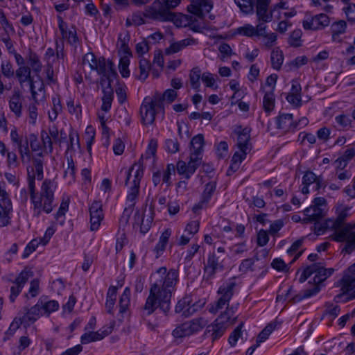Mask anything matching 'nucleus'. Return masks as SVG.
<instances>
[{
  "mask_svg": "<svg viewBox=\"0 0 355 355\" xmlns=\"http://www.w3.org/2000/svg\"><path fill=\"white\" fill-rule=\"evenodd\" d=\"M83 63L85 64L87 63L90 69L93 71L95 70L96 66L98 63V59H97L93 53H86L83 58Z\"/></svg>",
  "mask_w": 355,
  "mask_h": 355,
  "instance_id": "13d9d810",
  "label": "nucleus"
},
{
  "mask_svg": "<svg viewBox=\"0 0 355 355\" xmlns=\"http://www.w3.org/2000/svg\"><path fill=\"white\" fill-rule=\"evenodd\" d=\"M173 336L175 338H183L187 336L191 335V331L189 329L188 324L184 322L181 325L176 327L172 333Z\"/></svg>",
  "mask_w": 355,
  "mask_h": 355,
  "instance_id": "de8ad7c7",
  "label": "nucleus"
},
{
  "mask_svg": "<svg viewBox=\"0 0 355 355\" xmlns=\"http://www.w3.org/2000/svg\"><path fill=\"white\" fill-rule=\"evenodd\" d=\"M175 172V166L173 164H168L162 177V181L166 184L167 187H170L172 184L171 175L174 174Z\"/></svg>",
  "mask_w": 355,
  "mask_h": 355,
  "instance_id": "5fc2aeb1",
  "label": "nucleus"
},
{
  "mask_svg": "<svg viewBox=\"0 0 355 355\" xmlns=\"http://www.w3.org/2000/svg\"><path fill=\"white\" fill-rule=\"evenodd\" d=\"M67 106L71 114L75 115L78 119L81 116V105L79 102L75 103L74 100L70 99L67 102Z\"/></svg>",
  "mask_w": 355,
  "mask_h": 355,
  "instance_id": "c03bdc74",
  "label": "nucleus"
},
{
  "mask_svg": "<svg viewBox=\"0 0 355 355\" xmlns=\"http://www.w3.org/2000/svg\"><path fill=\"white\" fill-rule=\"evenodd\" d=\"M306 218L304 219L305 223L315 222L319 223L324 216L325 210L324 208H319L310 206L306 208L304 211Z\"/></svg>",
  "mask_w": 355,
  "mask_h": 355,
  "instance_id": "4be33fe9",
  "label": "nucleus"
},
{
  "mask_svg": "<svg viewBox=\"0 0 355 355\" xmlns=\"http://www.w3.org/2000/svg\"><path fill=\"white\" fill-rule=\"evenodd\" d=\"M57 187V183L51 180L45 179L42 183L40 193H37V200L39 201L37 205L33 202V214L38 217L44 211L49 214L52 211L54 205V192Z\"/></svg>",
  "mask_w": 355,
  "mask_h": 355,
  "instance_id": "20e7f679",
  "label": "nucleus"
},
{
  "mask_svg": "<svg viewBox=\"0 0 355 355\" xmlns=\"http://www.w3.org/2000/svg\"><path fill=\"white\" fill-rule=\"evenodd\" d=\"M112 330L109 332L107 331H90L89 333H85L81 336V343L88 344L91 342L101 340L104 338L108 334L111 333Z\"/></svg>",
  "mask_w": 355,
  "mask_h": 355,
  "instance_id": "cd10ccee",
  "label": "nucleus"
},
{
  "mask_svg": "<svg viewBox=\"0 0 355 355\" xmlns=\"http://www.w3.org/2000/svg\"><path fill=\"white\" fill-rule=\"evenodd\" d=\"M189 78L191 87L198 91L200 86V79H202L201 70L200 68H193L190 72Z\"/></svg>",
  "mask_w": 355,
  "mask_h": 355,
  "instance_id": "473e14b6",
  "label": "nucleus"
},
{
  "mask_svg": "<svg viewBox=\"0 0 355 355\" xmlns=\"http://www.w3.org/2000/svg\"><path fill=\"white\" fill-rule=\"evenodd\" d=\"M9 107L17 118L21 116L22 103L19 94L15 93L11 96L9 101Z\"/></svg>",
  "mask_w": 355,
  "mask_h": 355,
  "instance_id": "7c9ffc66",
  "label": "nucleus"
},
{
  "mask_svg": "<svg viewBox=\"0 0 355 355\" xmlns=\"http://www.w3.org/2000/svg\"><path fill=\"white\" fill-rule=\"evenodd\" d=\"M33 271L28 267H25L24 269L19 274L15 281H13L15 285L10 288L9 299L11 302H14L15 301V299L21 293L28 280L31 277H33Z\"/></svg>",
  "mask_w": 355,
  "mask_h": 355,
  "instance_id": "9d476101",
  "label": "nucleus"
},
{
  "mask_svg": "<svg viewBox=\"0 0 355 355\" xmlns=\"http://www.w3.org/2000/svg\"><path fill=\"white\" fill-rule=\"evenodd\" d=\"M250 130L247 128H241L238 127L234 132L237 135V146L241 151H250L251 144L250 143Z\"/></svg>",
  "mask_w": 355,
  "mask_h": 355,
  "instance_id": "dca6fc26",
  "label": "nucleus"
},
{
  "mask_svg": "<svg viewBox=\"0 0 355 355\" xmlns=\"http://www.w3.org/2000/svg\"><path fill=\"white\" fill-rule=\"evenodd\" d=\"M216 182L211 181L206 184L205 187V189L202 194L201 200L197 204L195 205L193 209L194 211H196L198 209H201L205 207V206L209 202L210 200L213 193L216 191Z\"/></svg>",
  "mask_w": 355,
  "mask_h": 355,
  "instance_id": "412c9836",
  "label": "nucleus"
},
{
  "mask_svg": "<svg viewBox=\"0 0 355 355\" xmlns=\"http://www.w3.org/2000/svg\"><path fill=\"white\" fill-rule=\"evenodd\" d=\"M320 291V286L316 284H313L309 288L304 289L300 293L294 295L293 297L290 298V295L291 294L292 288H290L286 293V297L289 299L293 303H297L300 302L301 300L311 297L312 296L315 295Z\"/></svg>",
  "mask_w": 355,
  "mask_h": 355,
  "instance_id": "f3484780",
  "label": "nucleus"
},
{
  "mask_svg": "<svg viewBox=\"0 0 355 355\" xmlns=\"http://www.w3.org/2000/svg\"><path fill=\"white\" fill-rule=\"evenodd\" d=\"M40 244H42V243L39 239H33L31 241H30L24 249L21 256L22 258H28L31 253L35 251Z\"/></svg>",
  "mask_w": 355,
  "mask_h": 355,
  "instance_id": "603ef678",
  "label": "nucleus"
},
{
  "mask_svg": "<svg viewBox=\"0 0 355 355\" xmlns=\"http://www.w3.org/2000/svg\"><path fill=\"white\" fill-rule=\"evenodd\" d=\"M302 31L300 30L293 31L288 39V44L293 47H299L302 45L301 38Z\"/></svg>",
  "mask_w": 355,
  "mask_h": 355,
  "instance_id": "6e6d98bb",
  "label": "nucleus"
},
{
  "mask_svg": "<svg viewBox=\"0 0 355 355\" xmlns=\"http://www.w3.org/2000/svg\"><path fill=\"white\" fill-rule=\"evenodd\" d=\"M40 137L42 142V146L44 149L47 150L49 153H51L53 152V141L51 139L50 135L48 134V132L42 130L40 133Z\"/></svg>",
  "mask_w": 355,
  "mask_h": 355,
  "instance_id": "a19ab883",
  "label": "nucleus"
},
{
  "mask_svg": "<svg viewBox=\"0 0 355 355\" xmlns=\"http://www.w3.org/2000/svg\"><path fill=\"white\" fill-rule=\"evenodd\" d=\"M31 73V69L28 66L19 67L16 70V77L21 85L33 78Z\"/></svg>",
  "mask_w": 355,
  "mask_h": 355,
  "instance_id": "f704fd0d",
  "label": "nucleus"
},
{
  "mask_svg": "<svg viewBox=\"0 0 355 355\" xmlns=\"http://www.w3.org/2000/svg\"><path fill=\"white\" fill-rule=\"evenodd\" d=\"M130 34L128 31L124 34H119L118 38V46L119 52L122 53L124 56H130L132 55L130 49L129 48L128 43L130 41Z\"/></svg>",
  "mask_w": 355,
  "mask_h": 355,
  "instance_id": "c756f323",
  "label": "nucleus"
},
{
  "mask_svg": "<svg viewBox=\"0 0 355 355\" xmlns=\"http://www.w3.org/2000/svg\"><path fill=\"white\" fill-rule=\"evenodd\" d=\"M355 229V222L354 223H348L345 224L341 229L338 232H336L334 233L331 238L333 241L337 242H342L344 241L347 234H349L350 232H353Z\"/></svg>",
  "mask_w": 355,
  "mask_h": 355,
  "instance_id": "a878e982",
  "label": "nucleus"
},
{
  "mask_svg": "<svg viewBox=\"0 0 355 355\" xmlns=\"http://www.w3.org/2000/svg\"><path fill=\"white\" fill-rule=\"evenodd\" d=\"M318 178L313 172L307 171L302 177V184L310 185L314 183Z\"/></svg>",
  "mask_w": 355,
  "mask_h": 355,
  "instance_id": "774afa93",
  "label": "nucleus"
},
{
  "mask_svg": "<svg viewBox=\"0 0 355 355\" xmlns=\"http://www.w3.org/2000/svg\"><path fill=\"white\" fill-rule=\"evenodd\" d=\"M191 155L200 156L203 151L205 144L204 137L202 134H198L193 137L191 141Z\"/></svg>",
  "mask_w": 355,
  "mask_h": 355,
  "instance_id": "c85d7f7f",
  "label": "nucleus"
},
{
  "mask_svg": "<svg viewBox=\"0 0 355 355\" xmlns=\"http://www.w3.org/2000/svg\"><path fill=\"white\" fill-rule=\"evenodd\" d=\"M12 205L10 198L0 200V227H6L11 223Z\"/></svg>",
  "mask_w": 355,
  "mask_h": 355,
  "instance_id": "2eb2a0df",
  "label": "nucleus"
},
{
  "mask_svg": "<svg viewBox=\"0 0 355 355\" xmlns=\"http://www.w3.org/2000/svg\"><path fill=\"white\" fill-rule=\"evenodd\" d=\"M347 24L343 20H340L337 22L334 23L331 25V33L343 34L345 32Z\"/></svg>",
  "mask_w": 355,
  "mask_h": 355,
  "instance_id": "680f3d73",
  "label": "nucleus"
},
{
  "mask_svg": "<svg viewBox=\"0 0 355 355\" xmlns=\"http://www.w3.org/2000/svg\"><path fill=\"white\" fill-rule=\"evenodd\" d=\"M22 314L21 317L24 321V327L27 328L31 324L37 321L41 316V304L37 302L31 308L24 306L20 311Z\"/></svg>",
  "mask_w": 355,
  "mask_h": 355,
  "instance_id": "f8f14e48",
  "label": "nucleus"
},
{
  "mask_svg": "<svg viewBox=\"0 0 355 355\" xmlns=\"http://www.w3.org/2000/svg\"><path fill=\"white\" fill-rule=\"evenodd\" d=\"M272 67L275 70H279L284 61L283 53L278 48L274 49L270 55Z\"/></svg>",
  "mask_w": 355,
  "mask_h": 355,
  "instance_id": "2f4dec72",
  "label": "nucleus"
},
{
  "mask_svg": "<svg viewBox=\"0 0 355 355\" xmlns=\"http://www.w3.org/2000/svg\"><path fill=\"white\" fill-rule=\"evenodd\" d=\"M224 259L216 255L215 253L209 254L207 263L204 267V278L207 280H211L214 278L218 272H221L225 269Z\"/></svg>",
  "mask_w": 355,
  "mask_h": 355,
  "instance_id": "1a4fd4ad",
  "label": "nucleus"
},
{
  "mask_svg": "<svg viewBox=\"0 0 355 355\" xmlns=\"http://www.w3.org/2000/svg\"><path fill=\"white\" fill-rule=\"evenodd\" d=\"M192 303V300L190 296H185L184 297L180 300L175 308V313H182L184 315V311H185L187 306Z\"/></svg>",
  "mask_w": 355,
  "mask_h": 355,
  "instance_id": "864d4df0",
  "label": "nucleus"
},
{
  "mask_svg": "<svg viewBox=\"0 0 355 355\" xmlns=\"http://www.w3.org/2000/svg\"><path fill=\"white\" fill-rule=\"evenodd\" d=\"M270 0H256L254 7H256V14L259 21L269 22L272 19V11L268 13V7Z\"/></svg>",
  "mask_w": 355,
  "mask_h": 355,
  "instance_id": "aec40b11",
  "label": "nucleus"
},
{
  "mask_svg": "<svg viewBox=\"0 0 355 355\" xmlns=\"http://www.w3.org/2000/svg\"><path fill=\"white\" fill-rule=\"evenodd\" d=\"M153 97L155 101L157 103L158 107L164 109V101H166L168 103H172L177 97V92L173 89H168L162 94L155 93Z\"/></svg>",
  "mask_w": 355,
  "mask_h": 355,
  "instance_id": "393cba45",
  "label": "nucleus"
},
{
  "mask_svg": "<svg viewBox=\"0 0 355 355\" xmlns=\"http://www.w3.org/2000/svg\"><path fill=\"white\" fill-rule=\"evenodd\" d=\"M181 0H155L150 9L152 10L150 17L161 21H173L175 15L171 12L176 8Z\"/></svg>",
  "mask_w": 355,
  "mask_h": 355,
  "instance_id": "423d86ee",
  "label": "nucleus"
},
{
  "mask_svg": "<svg viewBox=\"0 0 355 355\" xmlns=\"http://www.w3.org/2000/svg\"><path fill=\"white\" fill-rule=\"evenodd\" d=\"M94 71H96L98 74L101 76V85L105 79L107 80H112V78H114L116 76L113 63L110 61L107 62L104 57L98 58V63L97 66H96Z\"/></svg>",
  "mask_w": 355,
  "mask_h": 355,
  "instance_id": "9b49d317",
  "label": "nucleus"
},
{
  "mask_svg": "<svg viewBox=\"0 0 355 355\" xmlns=\"http://www.w3.org/2000/svg\"><path fill=\"white\" fill-rule=\"evenodd\" d=\"M243 323L241 322L234 331L231 333L228 338V343L231 347H234L236 345L238 340L241 337L242 328Z\"/></svg>",
  "mask_w": 355,
  "mask_h": 355,
  "instance_id": "a18cd8bd",
  "label": "nucleus"
},
{
  "mask_svg": "<svg viewBox=\"0 0 355 355\" xmlns=\"http://www.w3.org/2000/svg\"><path fill=\"white\" fill-rule=\"evenodd\" d=\"M12 142L17 146L20 159L23 163L32 160L35 155H31L28 139L23 135H20L15 127L10 132Z\"/></svg>",
  "mask_w": 355,
  "mask_h": 355,
  "instance_id": "6e6552de",
  "label": "nucleus"
},
{
  "mask_svg": "<svg viewBox=\"0 0 355 355\" xmlns=\"http://www.w3.org/2000/svg\"><path fill=\"white\" fill-rule=\"evenodd\" d=\"M236 286V282L230 280L223 284L218 288V293L220 297L216 302L215 305H212L209 311L213 313H217L219 310L227 306L226 311L222 313L211 325L207 326L205 334L211 333L212 341L220 338L224 334L225 329L231 324L234 323L236 318L232 319L234 311L233 307L229 308V302L234 295V290Z\"/></svg>",
  "mask_w": 355,
  "mask_h": 355,
  "instance_id": "f03ea898",
  "label": "nucleus"
},
{
  "mask_svg": "<svg viewBox=\"0 0 355 355\" xmlns=\"http://www.w3.org/2000/svg\"><path fill=\"white\" fill-rule=\"evenodd\" d=\"M157 148V141L155 139H151L149 141L148 148L145 153V157L146 159H149L155 155L156 151Z\"/></svg>",
  "mask_w": 355,
  "mask_h": 355,
  "instance_id": "0e129e2a",
  "label": "nucleus"
},
{
  "mask_svg": "<svg viewBox=\"0 0 355 355\" xmlns=\"http://www.w3.org/2000/svg\"><path fill=\"white\" fill-rule=\"evenodd\" d=\"M33 167L31 171L33 173H31L29 167L27 168V182H28V189L30 194V198L32 203L36 202L37 205L39 201L37 200V192H36L35 187V180H42L44 178V154L42 151L36 153L32 157Z\"/></svg>",
  "mask_w": 355,
  "mask_h": 355,
  "instance_id": "39448f33",
  "label": "nucleus"
},
{
  "mask_svg": "<svg viewBox=\"0 0 355 355\" xmlns=\"http://www.w3.org/2000/svg\"><path fill=\"white\" fill-rule=\"evenodd\" d=\"M203 303L195 302L191 303L187 308L185 311H184L183 316L188 318L193 315L195 313L201 309L203 306Z\"/></svg>",
  "mask_w": 355,
  "mask_h": 355,
  "instance_id": "bf43d9fd",
  "label": "nucleus"
},
{
  "mask_svg": "<svg viewBox=\"0 0 355 355\" xmlns=\"http://www.w3.org/2000/svg\"><path fill=\"white\" fill-rule=\"evenodd\" d=\"M201 163V157L197 155H190V160L187 164V170L188 173L187 175V179L189 180L191 175L195 173L198 167L200 166Z\"/></svg>",
  "mask_w": 355,
  "mask_h": 355,
  "instance_id": "58836bf2",
  "label": "nucleus"
},
{
  "mask_svg": "<svg viewBox=\"0 0 355 355\" xmlns=\"http://www.w3.org/2000/svg\"><path fill=\"white\" fill-rule=\"evenodd\" d=\"M26 60H27L28 64L30 65L31 69L38 74L42 67V62H40L39 56L37 55V53L32 50L29 49L26 56Z\"/></svg>",
  "mask_w": 355,
  "mask_h": 355,
  "instance_id": "bb28decb",
  "label": "nucleus"
},
{
  "mask_svg": "<svg viewBox=\"0 0 355 355\" xmlns=\"http://www.w3.org/2000/svg\"><path fill=\"white\" fill-rule=\"evenodd\" d=\"M277 127L284 132L294 131L297 128V124L293 121L292 114H280L276 120Z\"/></svg>",
  "mask_w": 355,
  "mask_h": 355,
  "instance_id": "6ab92c4d",
  "label": "nucleus"
},
{
  "mask_svg": "<svg viewBox=\"0 0 355 355\" xmlns=\"http://www.w3.org/2000/svg\"><path fill=\"white\" fill-rule=\"evenodd\" d=\"M67 168L64 171V178H69V182L74 181L76 175V166L72 157H67Z\"/></svg>",
  "mask_w": 355,
  "mask_h": 355,
  "instance_id": "79ce46f5",
  "label": "nucleus"
},
{
  "mask_svg": "<svg viewBox=\"0 0 355 355\" xmlns=\"http://www.w3.org/2000/svg\"><path fill=\"white\" fill-rule=\"evenodd\" d=\"M37 302H40L41 310L43 309L48 314L57 311L59 308V304L56 300L45 301L43 297H41Z\"/></svg>",
  "mask_w": 355,
  "mask_h": 355,
  "instance_id": "4c0bfd02",
  "label": "nucleus"
},
{
  "mask_svg": "<svg viewBox=\"0 0 355 355\" xmlns=\"http://www.w3.org/2000/svg\"><path fill=\"white\" fill-rule=\"evenodd\" d=\"M257 31H256L255 27L248 24L244 25L243 26L239 27L236 31V33L247 37H252L254 35H257Z\"/></svg>",
  "mask_w": 355,
  "mask_h": 355,
  "instance_id": "8fccbe9b",
  "label": "nucleus"
},
{
  "mask_svg": "<svg viewBox=\"0 0 355 355\" xmlns=\"http://www.w3.org/2000/svg\"><path fill=\"white\" fill-rule=\"evenodd\" d=\"M7 164L10 168H15L19 166V161L14 151L7 153Z\"/></svg>",
  "mask_w": 355,
  "mask_h": 355,
  "instance_id": "052dcab7",
  "label": "nucleus"
},
{
  "mask_svg": "<svg viewBox=\"0 0 355 355\" xmlns=\"http://www.w3.org/2000/svg\"><path fill=\"white\" fill-rule=\"evenodd\" d=\"M275 101V96L272 91L265 94L263 99V107L266 112H270L274 109Z\"/></svg>",
  "mask_w": 355,
  "mask_h": 355,
  "instance_id": "ea45409f",
  "label": "nucleus"
},
{
  "mask_svg": "<svg viewBox=\"0 0 355 355\" xmlns=\"http://www.w3.org/2000/svg\"><path fill=\"white\" fill-rule=\"evenodd\" d=\"M130 296H131V291L129 287L125 288L123 293L120 296L119 302V315L120 318L119 320L121 322L124 318V314H125L130 306Z\"/></svg>",
  "mask_w": 355,
  "mask_h": 355,
  "instance_id": "5701e85b",
  "label": "nucleus"
},
{
  "mask_svg": "<svg viewBox=\"0 0 355 355\" xmlns=\"http://www.w3.org/2000/svg\"><path fill=\"white\" fill-rule=\"evenodd\" d=\"M63 38L66 39L75 49L77 48V45L80 42L77 35L76 29L73 26L68 30V33Z\"/></svg>",
  "mask_w": 355,
  "mask_h": 355,
  "instance_id": "49530a36",
  "label": "nucleus"
},
{
  "mask_svg": "<svg viewBox=\"0 0 355 355\" xmlns=\"http://www.w3.org/2000/svg\"><path fill=\"white\" fill-rule=\"evenodd\" d=\"M21 324L24 325V321L21 317H16L10 325L6 334L9 336H12L17 329H18Z\"/></svg>",
  "mask_w": 355,
  "mask_h": 355,
  "instance_id": "e2e57ef3",
  "label": "nucleus"
},
{
  "mask_svg": "<svg viewBox=\"0 0 355 355\" xmlns=\"http://www.w3.org/2000/svg\"><path fill=\"white\" fill-rule=\"evenodd\" d=\"M340 229L341 227L339 224L334 218L326 219L323 223H315V230L318 235L322 234L328 230H334L335 233L338 230H340Z\"/></svg>",
  "mask_w": 355,
  "mask_h": 355,
  "instance_id": "b1692460",
  "label": "nucleus"
},
{
  "mask_svg": "<svg viewBox=\"0 0 355 355\" xmlns=\"http://www.w3.org/2000/svg\"><path fill=\"white\" fill-rule=\"evenodd\" d=\"M340 309L338 305L328 303L326 304V310L323 316H329L331 320H334L340 313Z\"/></svg>",
  "mask_w": 355,
  "mask_h": 355,
  "instance_id": "09e8293b",
  "label": "nucleus"
},
{
  "mask_svg": "<svg viewBox=\"0 0 355 355\" xmlns=\"http://www.w3.org/2000/svg\"><path fill=\"white\" fill-rule=\"evenodd\" d=\"M149 295L143 308V315H150L157 308L166 315L171 309L172 293L179 280L178 270L159 268L153 275Z\"/></svg>",
  "mask_w": 355,
  "mask_h": 355,
  "instance_id": "f257e3e1",
  "label": "nucleus"
},
{
  "mask_svg": "<svg viewBox=\"0 0 355 355\" xmlns=\"http://www.w3.org/2000/svg\"><path fill=\"white\" fill-rule=\"evenodd\" d=\"M160 112L164 114V109L158 107L153 96L144 98L140 107L141 122L144 125L153 124L155 121V116Z\"/></svg>",
  "mask_w": 355,
  "mask_h": 355,
  "instance_id": "0eeeda50",
  "label": "nucleus"
},
{
  "mask_svg": "<svg viewBox=\"0 0 355 355\" xmlns=\"http://www.w3.org/2000/svg\"><path fill=\"white\" fill-rule=\"evenodd\" d=\"M189 326V329L191 331V334L199 331L203 327H205L208 322L203 318H195L189 322H186Z\"/></svg>",
  "mask_w": 355,
  "mask_h": 355,
  "instance_id": "c9c22d12",
  "label": "nucleus"
},
{
  "mask_svg": "<svg viewBox=\"0 0 355 355\" xmlns=\"http://www.w3.org/2000/svg\"><path fill=\"white\" fill-rule=\"evenodd\" d=\"M315 266L313 270V274H315L313 277V283L320 286L323 282H324L328 277H329L334 272L333 268H325L320 263H315L311 265Z\"/></svg>",
  "mask_w": 355,
  "mask_h": 355,
  "instance_id": "a211bd4d",
  "label": "nucleus"
},
{
  "mask_svg": "<svg viewBox=\"0 0 355 355\" xmlns=\"http://www.w3.org/2000/svg\"><path fill=\"white\" fill-rule=\"evenodd\" d=\"M329 18L325 14L316 15L311 19V24L317 30L322 29L327 26L329 24Z\"/></svg>",
  "mask_w": 355,
  "mask_h": 355,
  "instance_id": "72a5a7b5",
  "label": "nucleus"
},
{
  "mask_svg": "<svg viewBox=\"0 0 355 355\" xmlns=\"http://www.w3.org/2000/svg\"><path fill=\"white\" fill-rule=\"evenodd\" d=\"M165 149L170 153H175L180 150V144L177 139H167L165 141Z\"/></svg>",
  "mask_w": 355,
  "mask_h": 355,
  "instance_id": "4d7b16f0",
  "label": "nucleus"
},
{
  "mask_svg": "<svg viewBox=\"0 0 355 355\" xmlns=\"http://www.w3.org/2000/svg\"><path fill=\"white\" fill-rule=\"evenodd\" d=\"M228 145L226 141H220L216 148V154L219 159L225 157L227 155Z\"/></svg>",
  "mask_w": 355,
  "mask_h": 355,
  "instance_id": "69168bd1",
  "label": "nucleus"
},
{
  "mask_svg": "<svg viewBox=\"0 0 355 355\" xmlns=\"http://www.w3.org/2000/svg\"><path fill=\"white\" fill-rule=\"evenodd\" d=\"M143 158L144 155L141 156L137 163H135L129 169L122 168L116 178V182L121 184L124 182L125 185L127 186L131 177L132 171L137 168L132 182V184L127 196V200L131 203L130 205L133 207L135 204V200L139 193L140 182L144 176Z\"/></svg>",
  "mask_w": 355,
  "mask_h": 355,
  "instance_id": "7ed1b4c3",
  "label": "nucleus"
},
{
  "mask_svg": "<svg viewBox=\"0 0 355 355\" xmlns=\"http://www.w3.org/2000/svg\"><path fill=\"white\" fill-rule=\"evenodd\" d=\"M90 214V230L96 231L99 228L101 223L103 219L102 204L101 201H94L89 207Z\"/></svg>",
  "mask_w": 355,
  "mask_h": 355,
  "instance_id": "ddd939ff",
  "label": "nucleus"
},
{
  "mask_svg": "<svg viewBox=\"0 0 355 355\" xmlns=\"http://www.w3.org/2000/svg\"><path fill=\"white\" fill-rule=\"evenodd\" d=\"M150 69V64L149 63V61L145 58H141L139 61V79L145 80L148 76V71Z\"/></svg>",
  "mask_w": 355,
  "mask_h": 355,
  "instance_id": "3c124183",
  "label": "nucleus"
},
{
  "mask_svg": "<svg viewBox=\"0 0 355 355\" xmlns=\"http://www.w3.org/2000/svg\"><path fill=\"white\" fill-rule=\"evenodd\" d=\"M129 64V56L125 55L120 59L119 69L123 78H128L130 76V70L128 69Z\"/></svg>",
  "mask_w": 355,
  "mask_h": 355,
  "instance_id": "37998d69",
  "label": "nucleus"
},
{
  "mask_svg": "<svg viewBox=\"0 0 355 355\" xmlns=\"http://www.w3.org/2000/svg\"><path fill=\"white\" fill-rule=\"evenodd\" d=\"M256 0H234L235 3L245 14L253 12Z\"/></svg>",
  "mask_w": 355,
  "mask_h": 355,
  "instance_id": "e433bc0d",
  "label": "nucleus"
},
{
  "mask_svg": "<svg viewBox=\"0 0 355 355\" xmlns=\"http://www.w3.org/2000/svg\"><path fill=\"white\" fill-rule=\"evenodd\" d=\"M343 293H349V299H355V274L347 270L338 282Z\"/></svg>",
  "mask_w": 355,
  "mask_h": 355,
  "instance_id": "4468645a",
  "label": "nucleus"
},
{
  "mask_svg": "<svg viewBox=\"0 0 355 355\" xmlns=\"http://www.w3.org/2000/svg\"><path fill=\"white\" fill-rule=\"evenodd\" d=\"M1 71L3 76L6 78H11L14 76V70L12 69V65L9 61L2 62Z\"/></svg>",
  "mask_w": 355,
  "mask_h": 355,
  "instance_id": "338daca9",
  "label": "nucleus"
}]
</instances>
